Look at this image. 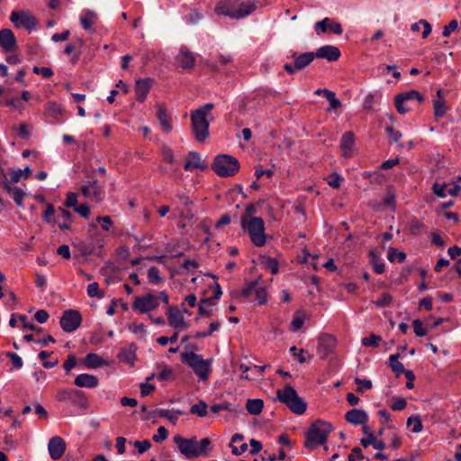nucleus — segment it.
<instances>
[{
    "mask_svg": "<svg viewBox=\"0 0 461 461\" xmlns=\"http://www.w3.org/2000/svg\"><path fill=\"white\" fill-rule=\"evenodd\" d=\"M174 442L179 452L187 459L196 458L212 449V442L208 438H203L198 442L195 437L185 438L180 435H176Z\"/></svg>",
    "mask_w": 461,
    "mask_h": 461,
    "instance_id": "obj_1",
    "label": "nucleus"
},
{
    "mask_svg": "<svg viewBox=\"0 0 461 461\" xmlns=\"http://www.w3.org/2000/svg\"><path fill=\"white\" fill-rule=\"evenodd\" d=\"M276 397L279 402L285 403L292 412L297 415L303 414L307 409L306 402L290 384H287L283 390H277Z\"/></svg>",
    "mask_w": 461,
    "mask_h": 461,
    "instance_id": "obj_2",
    "label": "nucleus"
},
{
    "mask_svg": "<svg viewBox=\"0 0 461 461\" xmlns=\"http://www.w3.org/2000/svg\"><path fill=\"white\" fill-rule=\"evenodd\" d=\"M332 425L330 422L318 420L309 428L306 434L304 446L307 448H313L316 446L323 445L327 441L328 434L332 431Z\"/></svg>",
    "mask_w": 461,
    "mask_h": 461,
    "instance_id": "obj_3",
    "label": "nucleus"
},
{
    "mask_svg": "<svg viewBox=\"0 0 461 461\" xmlns=\"http://www.w3.org/2000/svg\"><path fill=\"white\" fill-rule=\"evenodd\" d=\"M212 169L221 177H230L235 176L240 168L239 160L227 154L217 155L211 165Z\"/></svg>",
    "mask_w": 461,
    "mask_h": 461,
    "instance_id": "obj_4",
    "label": "nucleus"
},
{
    "mask_svg": "<svg viewBox=\"0 0 461 461\" xmlns=\"http://www.w3.org/2000/svg\"><path fill=\"white\" fill-rule=\"evenodd\" d=\"M180 357L182 361L193 369L200 380L205 381L208 379L212 359H203L201 355L193 351L182 352Z\"/></svg>",
    "mask_w": 461,
    "mask_h": 461,
    "instance_id": "obj_5",
    "label": "nucleus"
},
{
    "mask_svg": "<svg viewBox=\"0 0 461 461\" xmlns=\"http://www.w3.org/2000/svg\"><path fill=\"white\" fill-rule=\"evenodd\" d=\"M74 246L78 249L82 256L95 255L103 256L104 240L99 233L88 236L86 240H78Z\"/></svg>",
    "mask_w": 461,
    "mask_h": 461,
    "instance_id": "obj_6",
    "label": "nucleus"
},
{
    "mask_svg": "<svg viewBox=\"0 0 461 461\" xmlns=\"http://www.w3.org/2000/svg\"><path fill=\"white\" fill-rule=\"evenodd\" d=\"M56 400L58 402H69L74 406L79 407L82 410H86L89 407V401L86 393L78 389H59L57 392Z\"/></svg>",
    "mask_w": 461,
    "mask_h": 461,
    "instance_id": "obj_7",
    "label": "nucleus"
},
{
    "mask_svg": "<svg viewBox=\"0 0 461 461\" xmlns=\"http://www.w3.org/2000/svg\"><path fill=\"white\" fill-rule=\"evenodd\" d=\"M191 122L195 140L200 143H203L209 137L210 125L207 117L204 116V112L193 111L191 113Z\"/></svg>",
    "mask_w": 461,
    "mask_h": 461,
    "instance_id": "obj_8",
    "label": "nucleus"
},
{
    "mask_svg": "<svg viewBox=\"0 0 461 461\" xmlns=\"http://www.w3.org/2000/svg\"><path fill=\"white\" fill-rule=\"evenodd\" d=\"M291 59H294V64L285 63L284 65V69L290 75H294L297 71H301L307 68L315 59L314 52L309 51L298 54L297 52H293L290 56Z\"/></svg>",
    "mask_w": 461,
    "mask_h": 461,
    "instance_id": "obj_9",
    "label": "nucleus"
},
{
    "mask_svg": "<svg viewBox=\"0 0 461 461\" xmlns=\"http://www.w3.org/2000/svg\"><path fill=\"white\" fill-rule=\"evenodd\" d=\"M10 20L15 28H24L29 32L34 30L38 25V21L29 11H14L10 15Z\"/></svg>",
    "mask_w": 461,
    "mask_h": 461,
    "instance_id": "obj_10",
    "label": "nucleus"
},
{
    "mask_svg": "<svg viewBox=\"0 0 461 461\" xmlns=\"http://www.w3.org/2000/svg\"><path fill=\"white\" fill-rule=\"evenodd\" d=\"M82 323V315L77 310H65L60 317L59 324L65 332H73L77 330Z\"/></svg>",
    "mask_w": 461,
    "mask_h": 461,
    "instance_id": "obj_11",
    "label": "nucleus"
},
{
    "mask_svg": "<svg viewBox=\"0 0 461 461\" xmlns=\"http://www.w3.org/2000/svg\"><path fill=\"white\" fill-rule=\"evenodd\" d=\"M410 100H417L419 103H422L424 97L419 91L414 89L396 95L394 97V105L400 114H405L409 111V108L404 106V103Z\"/></svg>",
    "mask_w": 461,
    "mask_h": 461,
    "instance_id": "obj_12",
    "label": "nucleus"
},
{
    "mask_svg": "<svg viewBox=\"0 0 461 461\" xmlns=\"http://www.w3.org/2000/svg\"><path fill=\"white\" fill-rule=\"evenodd\" d=\"M159 306L158 298L152 294H146L143 296H137L132 303V309L141 313L156 310Z\"/></svg>",
    "mask_w": 461,
    "mask_h": 461,
    "instance_id": "obj_13",
    "label": "nucleus"
},
{
    "mask_svg": "<svg viewBox=\"0 0 461 461\" xmlns=\"http://www.w3.org/2000/svg\"><path fill=\"white\" fill-rule=\"evenodd\" d=\"M314 29L318 35L325 33L328 31L336 35H341L343 33L341 23L328 17L317 22L314 25Z\"/></svg>",
    "mask_w": 461,
    "mask_h": 461,
    "instance_id": "obj_14",
    "label": "nucleus"
},
{
    "mask_svg": "<svg viewBox=\"0 0 461 461\" xmlns=\"http://www.w3.org/2000/svg\"><path fill=\"white\" fill-rule=\"evenodd\" d=\"M0 47L5 53L13 52L17 48V41L11 29L0 30Z\"/></svg>",
    "mask_w": 461,
    "mask_h": 461,
    "instance_id": "obj_15",
    "label": "nucleus"
},
{
    "mask_svg": "<svg viewBox=\"0 0 461 461\" xmlns=\"http://www.w3.org/2000/svg\"><path fill=\"white\" fill-rule=\"evenodd\" d=\"M153 84L154 79L151 77L140 78L135 81V94L138 102L145 101Z\"/></svg>",
    "mask_w": 461,
    "mask_h": 461,
    "instance_id": "obj_16",
    "label": "nucleus"
},
{
    "mask_svg": "<svg viewBox=\"0 0 461 461\" xmlns=\"http://www.w3.org/2000/svg\"><path fill=\"white\" fill-rule=\"evenodd\" d=\"M157 107V119L159 122L161 130L166 132H171L173 129L172 117L167 113V107L164 104L158 103L156 104Z\"/></svg>",
    "mask_w": 461,
    "mask_h": 461,
    "instance_id": "obj_17",
    "label": "nucleus"
},
{
    "mask_svg": "<svg viewBox=\"0 0 461 461\" xmlns=\"http://www.w3.org/2000/svg\"><path fill=\"white\" fill-rule=\"evenodd\" d=\"M48 450L53 460L59 459L66 451L65 440L59 436L52 437L49 441Z\"/></svg>",
    "mask_w": 461,
    "mask_h": 461,
    "instance_id": "obj_18",
    "label": "nucleus"
},
{
    "mask_svg": "<svg viewBox=\"0 0 461 461\" xmlns=\"http://www.w3.org/2000/svg\"><path fill=\"white\" fill-rule=\"evenodd\" d=\"M336 339L331 335H322L319 339L317 352L321 358L325 359L332 352Z\"/></svg>",
    "mask_w": 461,
    "mask_h": 461,
    "instance_id": "obj_19",
    "label": "nucleus"
},
{
    "mask_svg": "<svg viewBox=\"0 0 461 461\" xmlns=\"http://www.w3.org/2000/svg\"><path fill=\"white\" fill-rule=\"evenodd\" d=\"M433 113L435 119H440L448 111V106L445 101V94L442 89H438L436 93V96L432 99Z\"/></svg>",
    "mask_w": 461,
    "mask_h": 461,
    "instance_id": "obj_20",
    "label": "nucleus"
},
{
    "mask_svg": "<svg viewBox=\"0 0 461 461\" xmlns=\"http://www.w3.org/2000/svg\"><path fill=\"white\" fill-rule=\"evenodd\" d=\"M314 56L315 58L325 59L330 62H333L340 58L341 52L336 46L324 45L317 49V50L314 52Z\"/></svg>",
    "mask_w": 461,
    "mask_h": 461,
    "instance_id": "obj_21",
    "label": "nucleus"
},
{
    "mask_svg": "<svg viewBox=\"0 0 461 461\" xmlns=\"http://www.w3.org/2000/svg\"><path fill=\"white\" fill-rule=\"evenodd\" d=\"M176 61L178 67L190 69L194 66L195 59L187 48L182 47L176 57Z\"/></svg>",
    "mask_w": 461,
    "mask_h": 461,
    "instance_id": "obj_22",
    "label": "nucleus"
},
{
    "mask_svg": "<svg viewBox=\"0 0 461 461\" xmlns=\"http://www.w3.org/2000/svg\"><path fill=\"white\" fill-rule=\"evenodd\" d=\"M345 420L352 425H366L368 421L367 413L361 409H352L346 412Z\"/></svg>",
    "mask_w": 461,
    "mask_h": 461,
    "instance_id": "obj_23",
    "label": "nucleus"
},
{
    "mask_svg": "<svg viewBox=\"0 0 461 461\" xmlns=\"http://www.w3.org/2000/svg\"><path fill=\"white\" fill-rule=\"evenodd\" d=\"M176 197L178 198L180 204L183 207L180 212L181 216L184 219L191 220L194 217V201L188 195L183 193L176 194Z\"/></svg>",
    "mask_w": 461,
    "mask_h": 461,
    "instance_id": "obj_24",
    "label": "nucleus"
},
{
    "mask_svg": "<svg viewBox=\"0 0 461 461\" xmlns=\"http://www.w3.org/2000/svg\"><path fill=\"white\" fill-rule=\"evenodd\" d=\"M99 384L98 378L90 374H80L74 379V384L81 388H95Z\"/></svg>",
    "mask_w": 461,
    "mask_h": 461,
    "instance_id": "obj_25",
    "label": "nucleus"
},
{
    "mask_svg": "<svg viewBox=\"0 0 461 461\" xmlns=\"http://www.w3.org/2000/svg\"><path fill=\"white\" fill-rule=\"evenodd\" d=\"M168 323L175 329L186 328L184 315L176 307H170L167 311Z\"/></svg>",
    "mask_w": 461,
    "mask_h": 461,
    "instance_id": "obj_26",
    "label": "nucleus"
},
{
    "mask_svg": "<svg viewBox=\"0 0 461 461\" xmlns=\"http://www.w3.org/2000/svg\"><path fill=\"white\" fill-rule=\"evenodd\" d=\"M195 168L205 170L207 169V165L201 163V155L197 151H190L187 154V158L184 165V169L185 171H192Z\"/></svg>",
    "mask_w": 461,
    "mask_h": 461,
    "instance_id": "obj_27",
    "label": "nucleus"
},
{
    "mask_svg": "<svg viewBox=\"0 0 461 461\" xmlns=\"http://www.w3.org/2000/svg\"><path fill=\"white\" fill-rule=\"evenodd\" d=\"M355 145V135L352 131L345 132L341 139L339 147L344 157H349Z\"/></svg>",
    "mask_w": 461,
    "mask_h": 461,
    "instance_id": "obj_28",
    "label": "nucleus"
},
{
    "mask_svg": "<svg viewBox=\"0 0 461 461\" xmlns=\"http://www.w3.org/2000/svg\"><path fill=\"white\" fill-rule=\"evenodd\" d=\"M72 217L73 215L70 212L59 207L55 218V224L58 225L60 230H68L70 227Z\"/></svg>",
    "mask_w": 461,
    "mask_h": 461,
    "instance_id": "obj_29",
    "label": "nucleus"
},
{
    "mask_svg": "<svg viewBox=\"0 0 461 461\" xmlns=\"http://www.w3.org/2000/svg\"><path fill=\"white\" fill-rule=\"evenodd\" d=\"M240 225L243 230H265L264 220L258 216L240 220Z\"/></svg>",
    "mask_w": 461,
    "mask_h": 461,
    "instance_id": "obj_30",
    "label": "nucleus"
},
{
    "mask_svg": "<svg viewBox=\"0 0 461 461\" xmlns=\"http://www.w3.org/2000/svg\"><path fill=\"white\" fill-rule=\"evenodd\" d=\"M237 9L233 6V5L230 2H221L215 7V13L218 15H224L227 17H230L236 19L237 16Z\"/></svg>",
    "mask_w": 461,
    "mask_h": 461,
    "instance_id": "obj_31",
    "label": "nucleus"
},
{
    "mask_svg": "<svg viewBox=\"0 0 461 461\" xmlns=\"http://www.w3.org/2000/svg\"><path fill=\"white\" fill-rule=\"evenodd\" d=\"M369 262L376 274L380 275L384 272L385 265L382 260H380L379 253L375 249H372L369 251Z\"/></svg>",
    "mask_w": 461,
    "mask_h": 461,
    "instance_id": "obj_32",
    "label": "nucleus"
},
{
    "mask_svg": "<svg viewBox=\"0 0 461 461\" xmlns=\"http://www.w3.org/2000/svg\"><path fill=\"white\" fill-rule=\"evenodd\" d=\"M86 185L90 186L93 193V201L96 203L102 202L104 198V188L99 184L98 180L94 178L87 181Z\"/></svg>",
    "mask_w": 461,
    "mask_h": 461,
    "instance_id": "obj_33",
    "label": "nucleus"
},
{
    "mask_svg": "<svg viewBox=\"0 0 461 461\" xmlns=\"http://www.w3.org/2000/svg\"><path fill=\"white\" fill-rule=\"evenodd\" d=\"M156 414L159 418H165L168 420L172 424H176L178 420L179 416L185 414V412L181 410H166V409H158L156 410Z\"/></svg>",
    "mask_w": 461,
    "mask_h": 461,
    "instance_id": "obj_34",
    "label": "nucleus"
},
{
    "mask_svg": "<svg viewBox=\"0 0 461 461\" xmlns=\"http://www.w3.org/2000/svg\"><path fill=\"white\" fill-rule=\"evenodd\" d=\"M84 365L87 368H98L106 365V361L95 353H88L84 358Z\"/></svg>",
    "mask_w": 461,
    "mask_h": 461,
    "instance_id": "obj_35",
    "label": "nucleus"
},
{
    "mask_svg": "<svg viewBox=\"0 0 461 461\" xmlns=\"http://www.w3.org/2000/svg\"><path fill=\"white\" fill-rule=\"evenodd\" d=\"M117 357L121 362L133 366L136 359L135 350L132 349L131 347L122 348L118 353Z\"/></svg>",
    "mask_w": 461,
    "mask_h": 461,
    "instance_id": "obj_36",
    "label": "nucleus"
},
{
    "mask_svg": "<svg viewBox=\"0 0 461 461\" xmlns=\"http://www.w3.org/2000/svg\"><path fill=\"white\" fill-rule=\"evenodd\" d=\"M400 354H393L389 357V366L392 371L394 373L396 377H399L406 370L402 365V363L399 362Z\"/></svg>",
    "mask_w": 461,
    "mask_h": 461,
    "instance_id": "obj_37",
    "label": "nucleus"
},
{
    "mask_svg": "<svg viewBox=\"0 0 461 461\" xmlns=\"http://www.w3.org/2000/svg\"><path fill=\"white\" fill-rule=\"evenodd\" d=\"M5 188L8 193H12L13 199L17 206L21 207L23 205V198L25 196V193L23 189L17 186H11L7 183H5Z\"/></svg>",
    "mask_w": 461,
    "mask_h": 461,
    "instance_id": "obj_38",
    "label": "nucleus"
},
{
    "mask_svg": "<svg viewBox=\"0 0 461 461\" xmlns=\"http://www.w3.org/2000/svg\"><path fill=\"white\" fill-rule=\"evenodd\" d=\"M264 402L261 399H249L246 402V409L249 414L258 415L262 412Z\"/></svg>",
    "mask_w": 461,
    "mask_h": 461,
    "instance_id": "obj_39",
    "label": "nucleus"
},
{
    "mask_svg": "<svg viewBox=\"0 0 461 461\" xmlns=\"http://www.w3.org/2000/svg\"><path fill=\"white\" fill-rule=\"evenodd\" d=\"M97 14L93 10H86V14L80 17V23L86 31H93L92 25L95 23Z\"/></svg>",
    "mask_w": 461,
    "mask_h": 461,
    "instance_id": "obj_40",
    "label": "nucleus"
},
{
    "mask_svg": "<svg viewBox=\"0 0 461 461\" xmlns=\"http://www.w3.org/2000/svg\"><path fill=\"white\" fill-rule=\"evenodd\" d=\"M256 10V5L252 2H242L240 4L239 8H237V16L236 19L244 18L250 14H252Z\"/></svg>",
    "mask_w": 461,
    "mask_h": 461,
    "instance_id": "obj_41",
    "label": "nucleus"
},
{
    "mask_svg": "<svg viewBox=\"0 0 461 461\" xmlns=\"http://www.w3.org/2000/svg\"><path fill=\"white\" fill-rule=\"evenodd\" d=\"M265 201L259 200L257 203H249L246 206L244 212L242 213L240 220H246L249 218L258 217V207L263 205Z\"/></svg>",
    "mask_w": 461,
    "mask_h": 461,
    "instance_id": "obj_42",
    "label": "nucleus"
},
{
    "mask_svg": "<svg viewBox=\"0 0 461 461\" xmlns=\"http://www.w3.org/2000/svg\"><path fill=\"white\" fill-rule=\"evenodd\" d=\"M251 242L257 247H262L267 243V240L273 239L271 235L266 232H249Z\"/></svg>",
    "mask_w": 461,
    "mask_h": 461,
    "instance_id": "obj_43",
    "label": "nucleus"
},
{
    "mask_svg": "<svg viewBox=\"0 0 461 461\" xmlns=\"http://www.w3.org/2000/svg\"><path fill=\"white\" fill-rule=\"evenodd\" d=\"M323 95L326 97V99L330 103L328 111L337 110L342 106L341 102L336 97V95L333 91L324 88Z\"/></svg>",
    "mask_w": 461,
    "mask_h": 461,
    "instance_id": "obj_44",
    "label": "nucleus"
},
{
    "mask_svg": "<svg viewBox=\"0 0 461 461\" xmlns=\"http://www.w3.org/2000/svg\"><path fill=\"white\" fill-rule=\"evenodd\" d=\"M420 25L423 26L421 38L426 39L431 32V25L429 24V23L428 21L421 19L419 22L412 23L411 25V30L412 32H419Z\"/></svg>",
    "mask_w": 461,
    "mask_h": 461,
    "instance_id": "obj_45",
    "label": "nucleus"
},
{
    "mask_svg": "<svg viewBox=\"0 0 461 461\" xmlns=\"http://www.w3.org/2000/svg\"><path fill=\"white\" fill-rule=\"evenodd\" d=\"M208 406L203 401H199L198 403H195L191 406L190 408V413L195 414L198 417L203 418L207 415Z\"/></svg>",
    "mask_w": 461,
    "mask_h": 461,
    "instance_id": "obj_46",
    "label": "nucleus"
},
{
    "mask_svg": "<svg viewBox=\"0 0 461 461\" xmlns=\"http://www.w3.org/2000/svg\"><path fill=\"white\" fill-rule=\"evenodd\" d=\"M413 424V427L411 429V431L413 433H420L423 429L421 419L420 415H411L407 420V426H411Z\"/></svg>",
    "mask_w": 461,
    "mask_h": 461,
    "instance_id": "obj_47",
    "label": "nucleus"
},
{
    "mask_svg": "<svg viewBox=\"0 0 461 461\" xmlns=\"http://www.w3.org/2000/svg\"><path fill=\"white\" fill-rule=\"evenodd\" d=\"M56 214L57 210L54 205L52 203H48L42 215L43 221L48 223L53 222L55 224Z\"/></svg>",
    "mask_w": 461,
    "mask_h": 461,
    "instance_id": "obj_48",
    "label": "nucleus"
},
{
    "mask_svg": "<svg viewBox=\"0 0 461 461\" xmlns=\"http://www.w3.org/2000/svg\"><path fill=\"white\" fill-rule=\"evenodd\" d=\"M259 305H264L267 302V292L266 287L259 285L255 292V299Z\"/></svg>",
    "mask_w": 461,
    "mask_h": 461,
    "instance_id": "obj_49",
    "label": "nucleus"
},
{
    "mask_svg": "<svg viewBox=\"0 0 461 461\" xmlns=\"http://www.w3.org/2000/svg\"><path fill=\"white\" fill-rule=\"evenodd\" d=\"M148 279L149 282L153 285H158L163 280L162 277L160 276L159 270L157 267H149L148 271Z\"/></svg>",
    "mask_w": 461,
    "mask_h": 461,
    "instance_id": "obj_50",
    "label": "nucleus"
},
{
    "mask_svg": "<svg viewBox=\"0 0 461 461\" xmlns=\"http://www.w3.org/2000/svg\"><path fill=\"white\" fill-rule=\"evenodd\" d=\"M382 340V337L375 334H371L369 337L362 339V345L366 347L377 348Z\"/></svg>",
    "mask_w": 461,
    "mask_h": 461,
    "instance_id": "obj_51",
    "label": "nucleus"
},
{
    "mask_svg": "<svg viewBox=\"0 0 461 461\" xmlns=\"http://www.w3.org/2000/svg\"><path fill=\"white\" fill-rule=\"evenodd\" d=\"M392 302V295L389 293H383L374 303L376 307L383 308L390 306Z\"/></svg>",
    "mask_w": 461,
    "mask_h": 461,
    "instance_id": "obj_52",
    "label": "nucleus"
},
{
    "mask_svg": "<svg viewBox=\"0 0 461 461\" xmlns=\"http://www.w3.org/2000/svg\"><path fill=\"white\" fill-rule=\"evenodd\" d=\"M87 294L89 297H97L99 299L104 297V292L99 289L98 283L95 282L87 286Z\"/></svg>",
    "mask_w": 461,
    "mask_h": 461,
    "instance_id": "obj_53",
    "label": "nucleus"
},
{
    "mask_svg": "<svg viewBox=\"0 0 461 461\" xmlns=\"http://www.w3.org/2000/svg\"><path fill=\"white\" fill-rule=\"evenodd\" d=\"M387 258L390 262H393L394 259L397 258V260L402 263L405 260L406 254L404 252H397L394 248L389 247Z\"/></svg>",
    "mask_w": 461,
    "mask_h": 461,
    "instance_id": "obj_54",
    "label": "nucleus"
},
{
    "mask_svg": "<svg viewBox=\"0 0 461 461\" xmlns=\"http://www.w3.org/2000/svg\"><path fill=\"white\" fill-rule=\"evenodd\" d=\"M264 266L267 269L270 270L272 274H277L279 270V263L278 261L271 257H267L264 259Z\"/></svg>",
    "mask_w": 461,
    "mask_h": 461,
    "instance_id": "obj_55",
    "label": "nucleus"
},
{
    "mask_svg": "<svg viewBox=\"0 0 461 461\" xmlns=\"http://www.w3.org/2000/svg\"><path fill=\"white\" fill-rule=\"evenodd\" d=\"M344 178L339 173H331L327 180L328 185L332 188H339Z\"/></svg>",
    "mask_w": 461,
    "mask_h": 461,
    "instance_id": "obj_56",
    "label": "nucleus"
},
{
    "mask_svg": "<svg viewBox=\"0 0 461 461\" xmlns=\"http://www.w3.org/2000/svg\"><path fill=\"white\" fill-rule=\"evenodd\" d=\"M384 130L391 141L394 143L399 142L402 138V133L399 131L395 130L392 125H386Z\"/></svg>",
    "mask_w": 461,
    "mask_h": 461,
    "instance_id": "obj_57",
    "label": "nucleus"
},
{
    "mask_svg": "<svg viewBox=\"0 0 461 461\" xmlns=\"http://www.w3.org/2000/svg\"><path fill=\"white\" fill-rule=\"evenodd\" d=\"M19 320L23 322V328L24 330H29L35 331L37 333L42 332V328L37 327L33 323L28 322V318L26 315H24V314L19 315Z\"/></svg>",
    "mask_w": 461,
    "mask_h": 461,
    "instance_id": "obj_58",
    "label": "nucleus"
},
{
    "mask_svg": "<svg viewBox=\"0 0 461 461\" xmlns=\"http://www.w3.org/2000/svg\"><path fill=\"white\" fill-rule=\"evenodd\" d=\"M258 286H259V284H258V281L250 282L241 291L242 296L245 297V298H249L252 294H255V292H256V290L258 289Z\"/></svg>",
    "mask_w": 461,
    "mask_h": 461,
    "instance_id": "obj_59",
    "label": "nucleus"
},
{
    "mask_svg": "<svg viewBox=\"0 0 461 461\" xmlns=\"http://www.w3.org/2000/svg\"><path fill=\"white\" fill-rule=\"evenodd\" d=\"M47 113L53 117H57L62 114L63 110L59 104L55 102H50L47 104L46 107Z\"/></svg>",
    "mask_w": 461,
    "mask_h": 461,
    "instance_id": "obj_60",
    "label": "nucleus"
},
{
    "mask_svg": "<svg viewBox=\"0 0 461 461\" xmlns=\"http://www.w3.org/2000/svg\"><path fill=\"white\" fill-rule=\"evenodd\" d=\"M5 356L11 360L14 368L20 369L23 367V362L19 355L9 351L5 353Z\"/></svg>",
    "mask_w": 461,
    "mask_h": 461,
    "instance_id": "obj_61",
    "label": "nucleus"
},
{
    "mask_svg": "<svg viewBox=\"0 0 461 461\" xmlns=\"http://www.w3.org/2000/svg\"><path fill=\"white\" fill-rule=\"evenodd\" d=\"M447 184H439L438 182L434 183L432 190L434 194L438 197H446L447 194Z\"/></svg>",
    "mask_w": 461,
    "mask_h": 461,
    "instance_id": "obj_62",
    "label": "nucleus"
},
{
    "mask_svg": "<svg viewBox=\"0 0 461 461\" xmlns=\"http://www.w3.org/2000/svg\"><path fill=\"white\" fill-rule=\"evenodd\" d=\"M63 205L67 208H75L77 205V194L74 192L67 193V197Z\"/></svg>",
    "mask_w": 461,
    "mask_h": 461,
    "instance_id": "obj_63",
    "label": "nucleus"
},
{
    "mask_svg": "<svg viewBox=\"0 0 461 461\" xmlns=\"http://www.w3.org/2000/svg\"><path fill=\"white\" fill-rule=\"evenodd\" d=\"M95 221L101 225L103 230H109L113 226L112 218L108 215L98 216Z\"/></svg>",
    "mask_w": 461,
    "mask_h": 461,
    "instance_id": "obj_64",
    "label": "nucleus"
}]
</instances>
